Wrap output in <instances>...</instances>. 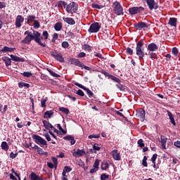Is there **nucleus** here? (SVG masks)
Listing matches in <instances>:
<instances>
[{
    "label": "nucleus",
    "instance_id": "f257e3e1",
    "mask_svg": "<svg viewBox=\"0 0 180 180\" xmlns=\"http://www.w3.org/2000/svg\"><path fill=\"white\" fill-rule=\"evenodd\" d=\"M25 35L27 36H25V39L21 41L22 44L29 45L30 42L34 40V41L38 44L39 46L42 47L46 46V44L41 42V39H43V37H41L39 32L33 30L32 33V32L27 30L25 32Z\"/></svg>",
    "mask_w": 180,
    "mask_h": 180
},
{
    "label": "nucleus",
    "instance_id": "f03ea898",
    "mask_svg": "<svg viewBox=\"0 0 180 180\" xmlns=\"http://www.w3.org/2000/svg\"><path fill=\"white\" fill-rule=\"evenodd\" d=\"M144 46V40L140 39L138 42H136V45L135 46V53L139 58V60H143L145 57L144 49L143 46Z\"/></svg>",
    "mask_w": 180,
    "mask_h": 180
},
{
    "label": "nucleus",
    "instance_id": "7ed1b4c3",
    "mask_svg": "<svg viewBox=\"0 0 180 180\" xmlns=\"http://www.w3.org/2000/svg\"><path fill=\"white\" fill-rule=\"evenodd\" d=\"M112 11L116 16H123V7L119 1H115L112 3Z\"/></svg>",
    "mask_w": 180,
    "mask_h": 180
},
{
    "label": "nucleus",
    "instance_id": "20e7f679",
    "mask_svg": "<svg viewBox=\"0 0 180 180\" xmlns=\"http://www.w3.org/2000/svg\"><path fill=\"white\" fill-rule=\"evenodd\" d=\"M79 6L75 2H72L68 4L66 7H64L65 8V11H67L68 14H75L77 13V8Z\"/></svg>",
    "mask_w": 180,
    "mask_h": 180
},
{
    "label": "nucleus",
    "instance_id": "39448f33",
    "mask_svg": "<svg viewBox=\"0 0 180 180\" xmlns=\"http://www.w3.org/2000/svg\"><path fill=\"white\" fill-rule=\"evenodd\" d=\"M145 11V8L142 6H134L128 8V13L131 15H136V14H140Z\"/></svg>",
    "mask_w": 180,
    "mask_h": 180
},
{
    "label": "nucleus",
    "instance_id": "423d86ee",
    "mask_svg": "<svg viewBox=\"0 0 180 180\" xmlns=\"http://www.w3.org/2000/svg\"><path fill=\"white\" fill-rule=\"evenodd\" d=\"M51 56L53 57L56 60L58 61L60 63H64V58L62 56V53L55 50L53 51H51Z\"/></svg>",
    "mask_w": 180,
    "mask_h": 180
},
{
    "label": "nucleus",
    "instance_id": "0eeeda50",
    "mask_svg": "<svg viewBox=\"0 0 180 180\" xmlns=\"http://www.w3.org/2000/svg\"><path fill=\"white\" fill-rule=\"evenodd\" d=\"M32 139H33L34 142L35 143L38 144V145L47 146L46 141H45V139L41 138V136H37V135L33 134L32 136Z\"/></svg>",
    "mask_w": 180,
    "mask_h": 180
},
{
    "label": "nucleus",
    "instance_id": "6e6552de",
    "mask_svg": "<svg viewBox=\"0 0 180 180\" xmlns=\"http://www.w3.org/2000/svg\"><path fill=\"white\" fill-rule=\"evenodd\" d=\"M101 30V25L99 22H93L89 28V33L94 34L97 33Z\"/></svg>",
    "mask_w": 180,
    "mask_h": 180
},
{
    "label": "nucleus",
    "instance_id": "1a4fd4ad",
    "mask_svg": "<svg viewBox=\"0 0 180 180\" xmlns=\"http://www.w3.org/2000/svg\"><path fill=\"white\" fill-rule=\"evenodd\" d=\"M146 4H148V10L153 11V10H157L159 8L158 4L155 0H146Z\"/></svg>",
    "mask_w": 180,
    "mask_h": 180
},
{
    "label": "nucleus",
    "instance_id": "9d476101",
    "mask_svg": "<svg viewBox=\"0 0 180 180\" xmlns=\"http://www.w3.org/2000/svg\"><path fill=\"white\" fill-rule=\"evenodd\" d=\"M148 26H150L148 23L145 22H139L134 24V28L136 30H141L143 29H148Z\"/></svg>",
    "mask_w": 180,
    "mask_h": 180
},
{
    "label": "nucleus",
    "instance_id": "9b49d317",
    "mask_svg": "<svg viewBox=\"0 0 180 180\" xmlns=\"http://www.w3.org/2000/svg\"><path fill=\"white\" fill-rule=\"evenodd\" d=\"M74 85H75L76 86H77L80 89H84V91H86V92L87 93V95L89 96V98H94V93H92V91H91V90H89L84 86H82V84H80L76 82V83H74Z\"/></svg>",
    "mask_w": 180,
    "mask_h": 180
},
{
    "label": "nucleus",
    "instance_id": "f8f14e48",
    "mask_svg": "<svg viewBox=\"0 0 180 180\" xmlns=\"http://www.w3.org/2000/svg\"><path fill=\"white\" fill-rule=\"evenodd\" d=\"M23 21H25V18L22 17L21 15H18L16 17V19L15 20V26L18 28H20L22 26V23H23Z\"/></svg>",
    "mask_w": 180,
    "mask_h": 180
},
{
    "label": "nucleus",
    "instance_id": "ddd939ff",
    "mask_svg": "<svg viewBox=\"0 0 180 180\" xmlns=\"http://www.w3.org/2000/svg\"><path fill=\"white\" fill-rule=\"evenodd\" d=\"M136 117L139 118L141 122H144L145 120V110L143 108H140V110L136 112Z\"/></svg>",
    "mask_w": 180,
    "mask_h": 180
},
{
    "label": "nucleus",
    "instance_id": "4468645a",
    "mask_svg": "<svg viewBox=\"0 0 180 180\" xmlns=\"http://www.w3.org/2000/svg\"><path fill=\"white\" fill-rule=\"evenodd\" d=\"M68 61L69 63H70V64L75 65V66L84 65L82 63L80 62V60L77 59L75 58H69V60H68Z\"/></svg>",
    "mask_w": 180,
    "mask_h": 180
},
{
    "label": "nucleus",
    "instance_id": "2eb2a0df",
    "mask_svg": "<svg viewBox=\"0 0 180 180\" xmlns=\"http://www.w3.org/2000/svg\"><path fill=\"white\" fill-rule=\"evenodd\" d=\"M111 155H112V158L114 160L119 161L121 160V155H120V153L117 150H114L111 152Z\"/></svg>",
    "mask_w": 180,
    "mask_h": 180
},
{
    "label": "nucleus",
    "instance_id": "dca6fc26",
    "mask_svg": "<svg viewBox=\"0 0 180 180\" xmlns=\"http://www.w3.org/2000/svg\"><path fill=\"white\" fill-rule=\"evenodd\" d=\"M85 155V150L77 149L75 152L72 153V156L75 158L82 157Z\"/></svg>",
    "mask_w": 180,
    "mask_h": 180
},
{
    "label": "nucleus",
    "instance_id": "f3484780",
    "mask_svg": "<svg viewBox=\"0 0 180 180\" xmlns=\"http://www.w3.org/2000/svg\"><path fill=\"white\" fill-rule=\"evenodd\" d=\"M63 19L64 22L67 23L69 25H75V20L72 18L63 17Z\"/></svg>",
    "mask_w": 180,
    "mask_h": 180
},
{
    "label": "nucleus",
    "instance_id": "a211bd4d",
    "mask_svg": "<svg viewBox=\"0 0 180 180\" xmlns=\"http://www.w3.org/2000/svg\"><path fill=\"white\" fill-rule=\"evenodd\" d=\"M10 57L11 58V60L17 62V63H24L25 59L23 58H20L15 55H10Z\"/></svg>",
    "mask_w": 180,
    "mask_h": 180
},
{
    "label": "nucleus",
    "instance_id": "6ab92c4d",
    "mask_svg": "<svg viewBox=\"0 0 180 180\" xmlns=\"http://www.w3.org/2000/svg\"><path fill=\"white\" fill-rule=\"evenodd\" d=\"M158 50V46H157L156 44L151 43L148 45V51L150 52L156 51Z\"/></svg>",
    "mask_w": 180,
    "mask_h": 180
},
{
    "label": "nucleus",
    "instance_id": "aec40b11",
    "mask_svg": "<svg viewBox=\"0 0 180 180\" xmlns=\"http://www.w3.org/2000/svg\"><path fill=\"white\" fill-rule=\"evenodd\" d=\"M63 140L70 141V145H75L76 143V141L74 139V136H72L70 135H68L66 136H63Z\"/></svg>",
    "mask_w": 180,
    "mask_h": 180
},
{
    "label": "nucleus",
    "instance_id": "412c9836",
    "mask_svg": "<svg viewBox=\"0 0 180 180\" xmlns=\"http://www.w3.org/2000/svg\"><path fill=\"white\" fill-rule=\"evenodd\" d=\"M15 50V48H10L8 46H5L4 48L0 49V52L5 53H12Z\"/></svg>",
    "mask_w": 180,
    "mask_h": 180
},
{
    "label": "nucleus",
    "instance_id": "4be33fe9",
    "mask_svg": "<svg viewBox=\"0 0 180 180\" xmlns=\"http://www.w3.org/2000/svg\"><path fill=\"white\" fill-rule=\"evenodd\" d=\"M167 137L163 136V135H160V144L162 145V148H163V150H165V143H167Z\"/></svg>",
    "mask_w": 180,
    "mask_h": 180
},
{
    "label": "nucleus",
    "instance_id": "5701e85b",
    "mask_svg": "<svg viewBox=\"0 0 180 180\" xmlns=\"http://www.w3.org/2000/svg\"><path fill=\"white\" fill-rule=\"evenodd\" d=\"M42 124H44V127L46 129V130H50L51 129H54L55 127L46 120L42 121Z\"/></svg>",
    "mask_w": 180,
    "mask_h": 180
},
{
    "label": "nucleus",
    "instance_id": "b1692460",
    "mask_svg": "<svg viewBox=\"0 0 180 180\" xmlns=\"http://www.w3.org/2000/svg\"><path fill=\"white\" fill-rule=\"evenodd\" d=\"M54 112L53 110H47L44 113V119H50L53 115Z\"/></svg>",
    "mask_w": 180,
    "mask_h": 180
},
{
    "label": "nucleus",
    "instance_id": "393cba45",
    "mask_svg": "<svg viewBox=\"0 0 180 180\" xmlns=\"http://www.w3.org/2000/svg\"><path fill=\"white\" fill-rule=\"evenodd\" d=\"M178 22L176 18H169V25L172 27H176V22Z\"/></svg>",
    "mask_w": 180,
    "mask_h": 180
},
{
    "label": "nucleus",
    "instance_id": "a878e982",
    "mask_svg": "<svg viewBox=\"0 0 180 180\" xmlns=\"http://www.w3.org/2000/svg\"><path fill=\"white\" fill-rule=\"evenodd\" d=\"M30 180H43L39 176L37 175L34 172H32L30 175Z\"/></svg>",
    "mask_w": 180,
    "mask_h": 180
},
{
    "label": "nucleus",
    "instance_id": "bb28decb",
    "mask_svg": "<svg viewBox=\"0 0 180 180\" xmlns=\"http://www.w3.org/2000/svg\"><path fill=\"white\" fill-rule=\"evenodd\" d=\"M1 60H3V61H4L5 66L8 67V66L11 65V60L9 58V57L3 56V58H1Z\"/></svg>",
    "mask_w": 180,
    "mask_h": 180
},
{
    "label": "nucleus",
    "instance_id": "cd10ccee",
    "mask_svg": "<svg viewBox=\"0 0 180 180\" xmlns=\"http://www.w3.org/2000/svg\"><path fill=\"white\" fill-rule=\"evenodd\" d=\"M18 88L22 89V88H25V89H30V84L28 83H25L23 82H18Z\"/></svg>",
    "mask_w": 180,
    "mask_h": 180
},
{
    "label": "nucleus",
    "instance_id": "c85d7f7f",
    "mask_svg": "<svg viewBox=\"0 0 180 180\" xmlns=\"http://www.w3.org/2000/svg\"><path fill=\"white\" fill-rule=\"evenodd\" d=\"M105 77H108V79L112 80V82H114L115 83L121 84V82H122L119 78H117L113 75L105 76Z\"/></svg>",
    "mask_w": 180,
    "mask_h": 180
},
{
    "label": "nucleus",
    "instance_id": "c756f323",
    "mask_svg": "<svg viewBox=\"0 0 180 180\" xmlns=\"http://www.w3.org/2000/svg\"><path fill=\"white\" fill-rule=\"evenodd\" d=\"M167 112L169 117V120H170V123H172V124L174 126H176V123H175V120H174L173 114H172V112L169 111H167Z\"/></svg>",
    "mask_w": 180,
    "mask_h": 180
},
{
    "label": "nucleus",
    "instance_id": "7c9ffc66",
    "mask_svg": "<svg viewBox=\"0 0 180 180\" xmlns=\"http://www.w3.org/2000/svg\"><path fill=\"white\" fill-rule=\"evenodd\" d=\"M0 147L1 148V150H4V151H8L9 150V146L8 145V143L5 141L1 142Z\"/></svg>",
    "mask_w": 180,
    "mask_h": 180
},
{
    "label": "nucleus",
    "instance_id": "2f4dec72",
    "mask_svg": "<svg viewBox=\"0 0 180 180\" xmlns=\"http://www.w3.org/2000/svg\"><path fill=\"white\" fill-rule=\"evenodd\" d=\"M46 70L49 73H50L51 76L56 77V78H60V75L56 73L55 72L52 71L51 69L49 68H46Z\"/></svg>",
    "mask_w": 180,
    "mask_h": 180
},
{
    "label": "nucleus",
    "instance_id": "473e14b6",
    "mask_svg": "<svg viewBox=\"0 0 180 180\" xmlns=\"http://www.w3.org/2000/svg\"><path fill=\"white\" fill-rule=\"evenodd\" d=\"M115 86L122 92H124L126 91V86L123 84H121V83L115 84Z\"/></svg>",
    "mask_w": 180,
    "mask_h": 180
},
{
    "label": "nucleus",
    "instance_id": "72a5a7b5",
    "mask_svg": "<svg viewBox=\"0 0 180 180\" xmlns=\"http://www.w3.org/2000/svg\"><path fill=\"white\" fill-rule=\"evenodd\" d=\"M68 5H67V3H65V1H59L58 3L57 4V6L58 8H65L67 7Z\"/></svg>",
    "mask_w": 180,
    "mask_h": 180
},
{
    "label": "nucleus",
    "instance_id": "f704fd0d",
    "mask_svg": "<svg viewBox=\"0 0 180 180\" xmlns=\"http://www.w3.org/2000/svg\"><path fill=\"white\" fill-rule=\"evenodd\" d=\"M55 30L57 32H60L62 30L63 25L62 22H56L55 24Z\"/></svg>",
    "mask_w": 180,
    "mask_h": 180
},
{
    "label": "nucleus",
    "instance_id": "c9c22d12",
    "mask_svg": "<svg viewBox=\"0 0 180 180\" xmlns=\"http://www.w3.org/2000/svg\"><path fill=\"white\" fill-rule=\"evenodd\" d=\"M35 18H36L35 15L27 16V23H32L34 22Z\"/></svg>",
    "mask_w": 180,
    "mask_h": 180
},
{
    "label": "nucleus",
    "instance_id": "e433bc0d",
    "mask_svg": "<svg viewBox=\"0 0 180 180\" xmlns=\"http://www.w3.org/2000/svg\"><path fill=\"white\" fill-rule=\"evenodd\" d=\"M101 170H107L109 168V164L106 162H101Z\"/></svg>",
    "mask_w": 180,
    "mask_h": 180
},
{
    "label": "nucleus",
    "instance_id": "4c0bfd02",
    "mask_svg": "<svg viewBox=\"0 0 180 180\" xmlns=\"http://www.w3.org/2000/svg\"><path fill=\"white\" fill-rule=\"evenodd\" d=\"M148 57L151 59H157L158 58L156 53H153V51H148Z\"/></svg>",
    "mask_w": 180,
    "mask_h": 180
},
{
    "label": "nucleus",
    "instance_id": "58836bf2",
    "mask_svg": "<svg viewBox=\"0 0 180 180\" xmlns=\"http://www.w3.org/2000/svg\"><path fill=\"white\" fill-rule=\"evenodd\" d=\"M59 112H62L65 115H68L69 114V109L67 108H64V107H59Z\"/></svg>",
    "mask_w": 180,
    "mask_h": 180
},
{
    "label": "nucleus",
    "instance_id": "ea45409f",
    "mask_svg": "<svg viewBox=\"0 0 180 180\" xmlns=\"http://www.w3.org/2000/svg\"><path fill=\"white\" fill-rule=\"evenodd\" d=\"M91 6L92 7L93 9H102L103 8H104V6L98 5V4H92L91 5Z\"/></svg>",
    "mask_w": 180,
    "mask_h": 180
},
{
    "label": "nucleus",
    "instance_id": "a19ab883",
    "mask_svg": "<svg viewBox=\"0 0 180 180\" xmlns=\"http://www.w3.org/2000/svg\"><path fill=\"white\" fill-rule=\"evenodd\" d=\"M136 144H138V147L139 148H144V141H143V139H139L138 140V141L136 142Z\"/></svg>",
    "mask_w": 180,
    "mask_h": 180
},
{
    "label": "nucleus",
    "instance_id": "79ce46f5",
    "mask_svg": "<svg viewBox=\"0 0 180 180\" xmlns=\"http://www.w3.org/2000/svg\"><path fill=\"white\" fill-rule=\"evenodd\" d=\"M82 46L84 47V51L90 52L91 51V46H89V44H84L82 45Z\"/></svg>",
    "mask_w": 180,
    "mask_h": 180
},
{
    "label": "nucleus",
    "instance_id": "37998d69",
    "mask_svg": "<svg viewBox=\"0 0 180 180\" xmlns=\"http://www.w3.org/2000/svg\"><path fill=\"white\" fill-rule=\"evenodd\" d=\"M172 53H173L174 56H178V54H179L178 48L173 47V49H172Z\"/></svg>",
    "mask_w": 180,
    "mask_h": 180
},
{
    "label": "nucleus",
    "instance_id": "c03bdc74",
    "mask_svg": "<svg viewBox=\"0 0 180 180\" xmlns=\"http://www.w3.org/2000/svg\"><path fill=\"white\" fill-rule=\"evenodd\" d=\"M146 160H148V157L143 156L142 165L145 167H148V162Z\"/></svg>",
    "mask_w": 180,
    "mask_h": 180
},
{
    "label": "nucleus",
    "instance_id": "a18cd8bd",
    "mask_svg": "<svg viewBox=\"0 0 180 180\" xmlns=\"http://www.w3.org/2000/svg\"><path fill=\"white\" fill-rule=\"evenodd\" d=\"M57 128H58L59 131H60L63 134H67V131H65L60 124H57Z\"/></svg>",
    "mask_w": 180,
    "mask_h": 180
},
{
    "label": "nucleus",
    "instance_id": "49530a36",
    "mask_svg": "<svg viewBox=\"0 0 180 180\" xmlns=\"http://www.w3.org/2000/svg\"><path fill=\"white\" fill-rule=\"evenodd\" d=\"M109 179V175L106 174L105 173H103L101 175V180H106Z\"/></svg>",
    "mask_w": 180,
    "mask_h": 180
},
{
    "label": "nucleus",
    "instance_id": "de8ad7c7",
    "mask_svg": "<svg viewBox=\"0 0 180 180\" xmlns=\"http://www.w3.org/2000/svg\"><path fill=\"white\" fill-rule=\"evenodd\" d=\"M126 53L129 55V56H133V49H131L129 47H127L126 49Z\"/></svg>",
    "mask_w": 180,
    "mask_h": 180
},
{
    "label": "nucleus",
    "instance_id": "09e8293b",
    "mask_svg": "<svg viewBox=\"0 0 180 180\" xmlns=\"http://www.w3.org/2000/svg\"><path fill=\"white\" fill-rule=\"evenodd\" d=\"M47 167L49 168H50L51 169H53V168H57V165H56L55 164H53L51 162H47Z\"/></svg>",
    "mask_w": 180,
    "mask_h": 180
},
{
    "label": "nucleus",
    "instance_id": "8fccbe9b",
    "mask_svg": "<svg viewBox=\"0 0 180 180\" xmlns=\"http://www.w3.org/2000/svg\"><path fill=\"white\" fill-rule=\"evenodd\" d=\"M42 37H44V40L46 41V39L49 38V33L47 31L42 32Z\"/></svg>",
    "mask_w": 180,
    "mask_h": 180
},
{
    "label": "nucleus",
    "instance_id": "3c124183",
    "mask_svg": "<svg viewBox=\"0 0 180 180\" xmlns=\"http://www.w3.org/2000/svg\"><path fill=\"white\" fill-rule=\"evenodd\" d=\"M37 152L38 153L39 155H46V152H44L43 149H38V150H36Z\"/></svg>",
    "mask_w": 180,
    "mask_h": 180
},
{
    "label": "nucleus",
    "instance_id": "603ef678",
    "mask_svg": "<svg viewBox=\"0 0 180 180\" xmlns=\"http://www.w3.org/2000/svg\"><path fill=\"white\" fill-rule=\"evenodd\" d=\"M57 39H58V34H53V37H52V43H56V40H57Z\"/></svg>",
    "mask_w": 180,
    "mask_h": 180
},
{
    "label": "nucleus",
    "instance_id": "864d4df0",
    "mask_svg": "<svg viewBox=\"0 0 180 180\" xmlns=\"http://www.w3.org/2000/svg\"><path fill=\"white\" fill-rule=\"evenodd\" d=\"M77 66L81 68L82 69H84L87 71L91 70V68L85 65H77Z\"/></svg>",
    "mask_w": 180,
    "mask_h": 180
},
{
    "label": "nucleus",
    "instance_id": "5fc2aeb1",
    "mask_svg": "<svg viewBox=\"0 0 180 180\" xmlns=\"http://www.w3.org/2000/svg\"><path fill=\"white\" fill-rule=\"evenodd\" d=\"M99 169V167H93L92 169H91V170H89V174H94L96 172H98V169Z\"/></svg>",
    "mask_w": 180,
    "mask_h": 180
},
{
    "label": "nucleus",
    "instance_id": "6e6d98bb",
    "mask_svg": "<svg viewBox=\"0 0 180 180\" xmlns=\"http://www.w3.org/2000/svg\"><path fill=\"white\" fill-rule=\"evenodd\" d=\"M99 138H101V134H98V135L92 134V135H89V139H99Z\"/></svg>",
    "mask_w": 180,
    "mask_h": 180
},
{
    "label": "nucleus",
    "instance_id": "4d7b16f0",
    "mask_svg": "<svg viewBox=\"0 0 180 180\" xmlns=\"http://www.w3.org/2000/svg\"><path fill=\"white\" fill-rule=\"evenodd\" d=\"M99 160H96V161L93 164V168H99Z\"/></svg>",
    "mask_w": 180,
    "mask_h": 180
},
{
    "label": "nucleus",
    "instance_id": "13d9d810",
    "mask_svg": "<svg viewBox=\"0 0 180 180\" xmlns=\"http://www.w3.org/2000/svg\"><path fill=\"white\" fill-rule=\"evenodd\" d=\"M21 75H23V77H30V76H32V72H25L22 73Z\"/></svg>",
    "mask_w": 180,
    "mask_h": 180
},
{
    "label": "nucleus",
    "instance_id": "bf43d9fd",
    "mask_svg": "<svg viewBox=\"0 0 180 180\" xmlns=\"http://www.w3.org/2000/svg\"><path fill=\"white\" fill-rule=\"evenodd\" d=\"M156 159H157V154L155 153L152 155V158H151L152 164H155V162H156Z\"/></svg>",
    "mask_w": 180,
    "mask_h": 180
},
{
    "label": "nucleus",
    "instance_id": "052dcab7",
    "mask_svg": "<svg viewBox=\"0 0 180 180\" xmlns=\"http://www.w3.org/2000/svg\"><path fill=\"white\" fill-rule=\"evenodd\" d=\"M46 101H47V98H41V108H45L46 106Z\"/></svg>",
    "mask_w": 180,
    "mask_h": 180
},
{
    "label": "nucleus",
    "instance_id": "680f3d73",
    "mask_svg": "<svg viewBox=\"0 0 180 180\" xmlns=\"http://www.w3.org/2000/svg\"><path fill=\"white\" fill-rule=\"evenodd\" d=\"M72 172V168L69 167L68 166H65L63 168V172Z\"/></svg>",
    "mask_w": 180,
    "mask_h": 180
},
{
    "label": "nucleus",
    "instance_id": "e2e57ef3",
    "mask_svg": "<svg viewBox=\"0 0 180 180\" xmlns=\"http://www.w3.org/2000/svg\"><path fill=\"white\" fill-rule=\"evenodd\" d=\"M92 150H94L96 151H99V150H101V147L98 146L97 143H94V145H93V149Z\"/></svg>",
    "mask_w": 180,
    "mask_h": 180
},
{
    "label": "nucleus",
    "instance_id": "0e129e2a",
    "mask_svg": "<svg viewBox=\"0 0 180 180\" xmlns=\"http://www.w3.org/2000/svg\"><path fill=\"white\" fill-rule=\"evenodd\" d=\"M62 47L63 49H68V47H69L68 41H63V42H62Z\"/></svg>",
    "mask_w": 180,
    "mask_h": 180
},
{
    "label": "nucleus",
    "instance_id": "69168bd1",
    "mask_svg": "<svg viewBox=\"0 0 180 180\" xmlns=\"http://www.w3.org/2000/svg\"><path fill=\"white\" fill-rule=\"evenodd\" d=\"M86 57V53L84 52H80L77 54V58H82Z\"/></svg>",
    "mask_w": 180,
    "mask_h": 180
},
{
    "label": "nucleus",
    "instance_id": "338daca9",
    "mask_svg": "<svg viewBox=\"0 0 180 180\" xmlns=\"http://www.w3.org/2000/svg\"><path fill=\"white\" fill-rule=\"evenodd\" d=\"M18 153H13V152L10 153V158L15 159L18 157Z\"/></svg>",
    "mask_w": 180,
    "mask_h": 180
},
{
    "label": "nucleus",
    "instance_id": "774afa93",
    "mask_svg": "<svg viewBox=\"0 0 180 180\" xmlns=\"http://www.w3.org/2000/svg\"><path fill=\"white\" fill-rule=\"evenodd\" d=\"M39 27H40L39 22L37 20L34 21V28L38 29Z\"/></svg>",
    "mask_w": 180,
    "mask_h": 180
}]
</instances>
